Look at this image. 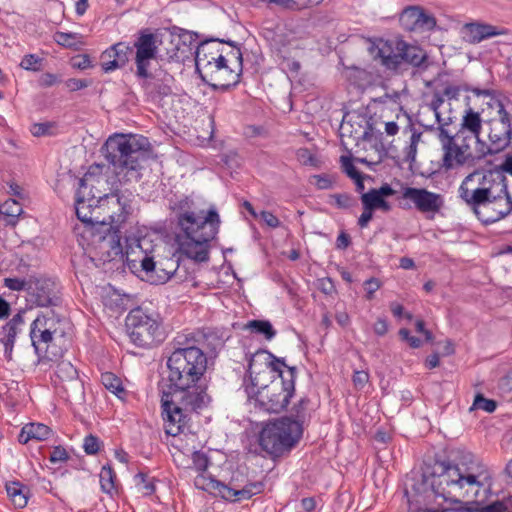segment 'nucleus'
<instances>
[{"instance_id":"c9c22d12","label":"nucleus","mask_w":512,"mask_h":512,"mask_svg":"<svg viewBox=\"0 0 512 512\" xmlns=\"http://www.w3.org/2000/svg\"><path fill=\"white\" fill-rule=\"evenodd\" d=\"M473 143H475V148L472 150L470 163L482 160L488 155L493 156L501 152L498 147H493V142L487 144L480 136H478V139H474Z\"/></svg>"},{"instance_id":"a878e982","label":"nucleus","mask_w":512,"mask_h":512,"mask_svg":"<svg viewBox=\"0 0 512 512\" xmlns=\"http://www.w3.org/2000/svg\"><path fill=\"white\" fill-rule=\"evenodd\" d=\"M51 429L42 423H29L26 424L18 435V441L21 444H26L30 440L42 441L48 438Z\"/></svg>"},{"instance_id":"338daca9","label":"nucleus","mask_w":512,"mask_h":512,"mask_svg":"<svg viewBox=\"0 0 512 512\" xmlns=\"http://www.w3.org/2000/svg\"><path fill=\"white\" fill-rule=\"evenodd\" d=\"M258 217L270 228H277L281 224L280 220L270 211H261Z\"/></svg>"},{"instance_id":"052dcab7","label":"nucleus","mask_w":512,"mask_h":512,"mask_svg":"<svg viewBox=\"0 0 512 512\" xmlns=\"http://www.w3.org/2000/svg\"><path fill=\"white\" fill-rule=\"evenodd\" d=\"M352 381L356 389L362 390L369 381V373L364 370H356L353 373Z\"/></svg>"},{"instance_id":"39448f33","label":"nucleus","mask_w":512,"mask_h":512,"mask_svg":"<svg viewBox=\"0 0 512 512\" xmlns=\"http://www.w3.org/2000/svg\"><path fill=\"white\" fill-rule=\"evenodd\" d=\"M220 223V216L214 208L206 213L199 210L183 215L182 219L172 224L179 251L196 262L208 261L209 243L218 234Z\"/></svg>"},{"instance_id":"4d7b16f0","label":"nucleus","mask_w":512,"mask_h":512,"mask_svg":"<svg viewBox=\"0 0 512 512\" xmlns=\"http://www.w3.org/2000/svg\"><path fill=\"white\" fill-rule=\"evenodd\" d=\"M312 179L315 180V185L320 190L331 189L334 184V178L328 174L313 175Z\"/></svg>"},{"instance_id":"680f3d73","label":"nucleus","mask_w":512,"mask_h":512,"mask_svg":"<svg viewBox=\"0 0 512 512\" xmlns=\"http://www.w3.org/2000/svg\"><path fill=\"white\" fill-rule=\"evenodd\" d=\"M66 87L71 91H78L91 85V80L69 78L65 81Z\"/></svg>"},{"instance_id":"ea45409f","label":"nucleus","mask_w":512,"mask_h":512,"mask_svg":"<svg viewBox=\"0 0 512 512\" xmlns=\"http://www.w3.org/2000/svg\"><path fill=\"white\" fill-rule=\"evenodd\" d=\"M382 199L383 198L375 188L370 189L366 193H362L361 202L363 205V209L375 211L376 209H378V206Z\"/></svg>"},{"instance_id":"a211bd4d","label":"nucleus","mask_w":512,"mask_h":512,"mask_svg":"<svg viewBox=\"0 0 512 512\" xmlns=\"http://www.w3.org/2000/svg\"><path fill=\"white\" fill-rule=\"evenodd\" d=\"M399 23L407 31L431 30L436 26V19L419 6H409L401 12Z\"/></svg>"},{"instance_id":"2f4dec72","label":"nucleus","mask_w":512,"mask_h":512,"mask_svg":"<svg viewBox=\"0 0 512 512\" xmlns=\"http://www.w3.org/2000/svg\"><path fill=\"white\" fill-rule=\"evenodd\" d=\"M246 328L253 334L262 335L268 341L272 340L277 333L268 320H250L246 324Z\"/></svg>"},{"instance_id":"f257e3e1","label":"nucleus","mask_w":512,"mask_h":512,"mask_svg":"<svg viewBox=\"0 0 512 512\" xmlns=\"http://www.w3.org/2000/svg\"><path fill=\"white\" fill-rule=\"evenodd\" d=\"M198 342L191 333L181 334L166 348L168 375L158 386L166 433L171 436L182 433L191 413L206 408L211 400L203 383L207 356Z\"/></svg>"},{"instance_id":"dca6fc26","label":"nucleus","mask_w":512,"mask_h":512,"mask_svg":"<svg viewBox=\"0 0 512 512\" xmlns=\"http://www.w3.org/2000/svg\"><path fill=\"white\" fill-rule=\"evenodd\" d=\"M402 198L413 203L414 207L422 214H436L444 206V197L441 194L431 192L425 188L405 187Z\"/></svg>"},{"instance_id":"412c9836","label":"nucleus","mask_w":512,"mask_h":512,"mask_svg":"<svg viewBox=\"0 0 512 512\" xmlns=\"http://www.w3.org/2000/svg\"><path fill=\"white\" fill-rule=\"evenodd\" d=\"M24 314L25 310H20L0 330V342L4 346V355L8 360L12 359L16 336L22 331L25 324Z\"/></svg>"},{"instance_id":"b1692460","label":"nucleus","mask_w":512,"mask_h":512,"mask_svg":"<svg viewBox=\"0 0 512 512\" xmlns=\"http://www.w3.org/2000/svg\"><path fill=\"white\" fill-rule=\"evenodd\" d=\"M195 202L194 200L185 194L174 195L168 200V208L173 217L171 218V224L176 223L182 219L183 215L193 214Z\"/></svg>"},{"instance_id":"de8ad7c7","label":"nucleus","mask_w":512,"mask_h":512,"mask_svg":"<svg viewBox=\"0 0 512 512\" xmlns=\"http://www.w3.org/2000/svg\"><path fill=\"white\" fill-rule=\"evenodd\" d=\"M55 127L56 124L54 122L34 123L31 126L30 131L35 137L50 136L53 135L52 130Z\"/></svg>"},{"instance_id":"4be33fe9","label":"nucleus","mask_w":512,"mask_h":512,"mask_svg":"<svg viewBox=\"0 0 512 512\" xmlns=\"http://www.w3.org/2000/svg\"><path fill=\"white\" fill-rule=\"evenodd\" d=\"M58 337L54 336L51 331L41 328L34 330V321L31 323L30 327V339L32 342V345L35 349L36 354L39 357H42L44 359H47L49 361H56L58 356H61L60 354L50 352L49 348L51 345L55 342V340Z\"/></svg>"},{"instance_id":"4468645a","label":"nucleus","mask_w":512,"mask_h":512,"mask_svg":"<svg viewBox=\"0 0 512 512\" xmlns=\"http://www.w3.org/2000/svg\"><path fill=\"white\" fill-rule=\"evenodd\" d=\"M26 301L35 307H56L62 302L58 284L44 276H29Z\"/></svg>"},{"instance_id":"37998d69","label":"nucleus","mask_w":512,"mask_h":512,"mask_svg":"<svg viewBox=\"0 0 512 512\" xmlns=\"http://www.w3.org/2000/svg\"><path fill=\"white\" fill-rule=\"evenodd\" d=\"M330 199L334 200V204L339 209H349L357 204L356 199L348 193L331 194Z\"/></svg>"},{"instance_id":"49530a36","label":"nucleus","mask_w":512,"mask_h":512,"mask_svg":"<svg viewBox=\"0 0 512 512\" xmlns=\"http://www.w3.org/2000/svg\"><path fill=\"white\" fill-rule=\"evenodd\" d=\"M296 158L302 165L312 167L319 166V161L316 156L306 147L299 148L296 151Z\"/></svg>"},{"instance_id":"9b49d317","label":"nucleus","mask_w":512,"mask_h":512,"mask_svg":"<svg viewBox=\"0 0 512 512\" xmlns=\"http://www.w3.org/2000/svg\"><path fill=\"white\" fill-rule=\"evenodd\" d=\"M299 425L288 418L266 424L259 434V445L273 459L289 453L301 439Z\"/></svg>"},{"instance_id":"5701e85b","label":"nucleus","mask_w":512,"mask_h":512,"mask_svg":"<svg viewBox=\"0 0 512 512\" xmlns=\"http://www.w3.org/2000/svg\"><path fill=\"white\" fill-rule=\"evenodd\" d=\"M464 39L470 44L480 43L485 39L506 33L505 29H500L490 24L469 23L464 27Z\"/></svg>"},{"instance_id":"6e6d98bb","label":"nucleus","mask_w":512,"mask_h":512,"mask_svg":"<svg viewBox=\"0 0 512 512\" xmlns=\"http://www.w3.org/2000/svg\"><path fill=\"white\" fill-rule=\"evenodd\" d=\"M28 278H5L4 286L13 291H22L25 290L27 292L28 288Z\"/></svg>"},{"instance_id":"bf43d9fd","label":"nucleus","mask_w":512,"mask_h":512,"mask_svg":"<svg viewBox=\"0 0 512 512\" xmlns=\"http://www.w3.org/2000/svg\"><path fill=\"white\" fill-rule=\"evenodd\" d=\"M381 287V282L378 278H375V277H371L369 279H367L365 282H364V288H365V291H366V299L367 300H372L374 298V293L380 289Z\"/></svg>"},{"instance_id":"72a5a7b5","label":"nucleus","mask_w":512,"mask_h":512,"mask_svg":"<svg viewBox=\"0 0 512 512\" xmlns=\"http://www.w3.org/2000/svg\"><path fill=\"white\" fill-rule=\"evenodd\" d=\"M53 38L57 44L69 49L78 50L84 45L83 36L79 33L57 31Z\"/></svg>"},{"instance_id":"603ef678","label":"nucleus","mask_w":512,"mask_h":512,"mask_svg":"<svg viewBox=\"0 0 512 512\" xmlns=\"http://www.w3.org/2000/svg\"><path fill=\"white\" fill-rule=\"evenodd\" d=\"M42 59L35 54H27L22 58L20 67L25 70L38 71L40 70V63Z\"/></svg>"},{"instance_id":"0e129e2a","label":"nucleus","mask_w":512,"mask_h":512,"mask_svg":"<svg viewBox=\"0 0 512 512\" xmlns=\"http://www.w3.org/2000/svg\"><path fill=\"white\" fill-rule=\"evenodd\" d=\"M69 458L68 453L62 446H55L49 456L52 463L63 462Z\"/></svg>"},{"instance_id":"3c124183","label":"nucleus","mask_w":512,"mask_h":512,"mask_svg":"<svg viewBox=\"0 0 512 512\" xmlns=\"http://www.w3.org/2000/svg\"><path fill=\"white\" fill-rule=\"evenodd\" d=\"M470 85L463 83L460 85H447L442 94L448 100H457L461 91H469Z\"/></svg>"},{"instance_id":"423d86ee","label":"nucleus","mask_w":512,"mask_h":512,"mask_svg":"<svg viewBox=\"0 0 512 512\" xmlns=\"http://www.w3.org/2000/svg\"><path fill=\"white\" fill-rule=\"evenodd\" d=\"M151 144L139 134L115 133L108 137L101 151L117 174L126 172L135 180L141 178L143 163L149 158Z\"/></svg>"},{"instance_id":"5fc2aeb1","label":"nucleus","mask_w":512,"mask_h":512,"mask_svg":"<svg viewBox=\"0 0 512 512\" xmlns=\"http://www.w3.org/2000/svg\"><path fill=\"white\" fill-rule=\"evenodd\" d=\"M174 270H166L160 267H157V273L153 274L151 277H149V282L151 284H164L166 283L174 274Z\"/></svg>"},{"instance_id":"ddd939ff","label":"nucleus","mask_w":512,"mask_h":512,"mask_svg":"<svg viewBox=\"0 0 512 512\" xmlns=\"http://www.w3.org/2000/svg\"><path fill=\"white\" fill-rule=\"evenodd\" d=\"M487 105L496 109L498 115V118L490 119L487 122L489 125L488 139L489 142H493V147H498L502 152L512 145V114L496 97H491Z\"/></svg>"},{"instance_id":"473e14b6","label":"nucleus","mask_w":512,"mask_h":512,"mask_svg":"<svg viewBox=\"0 0 512 512\" xmlns=\"http://www.w3.org/2000/svg\"><path fill=\"white\" fill-rule=\"evenodd\" d=\"M22 212V206L14 199L6 200L0 206V214L6 218L7 225L15 226Z\"/></svg>"},{"instance_id":"a18cd8bd","label":"nucleus","mask_w":512,"mask_h":512,"mask_svg":"<svg viewBox=\"0 0 512 512\" xmlns=\"http://www.w3.org/2000/svg\"><path fill=\"white\" fill-rule=\"evenodd\" d=\"M102 446L103 442L93 434H89L84 438L83 449L87 455L97 454Z\"/></svg>"},{"instance_id":"7c9ffc66","label":"nucleus","mask_w":512,"mask_h":512,"mask_svg":"<svg viewBox=\"0 0 512 512\" xmlns=\"http://www.w3.org/2000/svg\"><path fill=\"white\" fill-rule=\"evenodd\" d=\"M6 491L16 508H24L28 503L29 489L18 481L6 485Z\"/></svg>"},{"instance_id":"f704fd0d","label":"nucleus","mask_w":512,"mask_h":512,"mask_svg":"<svg viewBox=\"0 0 512 512\" xmlns=\"http://www.w3.org/2000/svg\"><path fill=\"white\" fill-rule=\"evenodd\" d=\"M101 383L107 390L115 394L119 399H123L126 396V390L123 387L122 380L114 373H102Z\"/></svg>"},{"instance_id":"393cba45","label":"nucleus","mask_w":512,"mask_h":512,"mask_svg":"<svg viewBox=\"0 0 512 512\" xmlns=\"http://www.w3.org/2000/svg\"><path fill=\"white\" fill-rule=\"evenodd\" d=\"M61 318L54 310L40 313L34 320V329H47L56 337H63L64 331L60 329Z\"/></svg>"},{"instance_id":"79ce46f5","label":"nucleus","mask_w":512,"mask_h":512,"mask_svg":"<svg viewBox=\"0 0 512 512\" xmlns=\"http://www.w3.org/2000/svg\"><path fill=\"white\" fill-rule=\"evenodd\" d=\"M166 39H172L177 42V45L186 44L190 48H194V51L196 50V47L200 44L197 42V34L189 31H184L183 33L179 35H173L170 33H165Z\"/></svg>"},{"instance_id":"09e8293b","label":"nucleus","mask_w":512,"mask_h":512,"mask_svg":"<svg viewBox=\"0 0 512 512\" xmlns=\"http://www.w3.org/2000/svg\"><path fill=\"white\" fill-rule=\"evenodd\" d=\"M473 407L476 409L484 410L488 413H492L497 408V403L492 399L485 398L482 394L478 393L475 396Z\"/></svg>"},{"instance_id":"c03bdc74","label":"nucleus","mask_w":512,"mask_h":512,"mask_svg":"<svg viewBox=\"0 0 512 512\" xmlns=\"http://www.w3.org/2000/svg\"><path fill=\"white\" fill-rule=\"evenodd\" d=\"M136 484H143L144 495L150 496L156 491L155 478H150L147 473L138 472L135 475Z\"/></svg>"},{"instance_id":"bb28decb","label":"nucleus","mask_w":512,"mask_h":512,"mask_svg":"<svg viewBox=\"0 0 512 512\" xmlns=\"http://www.w3.org/2000/svg\"><path fill=\"white\" fill-rule=\"evenodd\" d=\"M169 46H165V55L169 60H173L176 62H185L195 55L194 48H190L186 44L177 45V42L172 39H166V43Z\"/></svg>"},{"instance_id":"69168bd1","label":"nucleus","mask_w":512,"mask_h":512,"mask_svg":"<svg viewBox=\"0 0 512 512\" xmlns=\"http://www.w3.org/2000/svg\"><path fill=\"white\" fill-rule=\"evenodd\" d=\"M72 66L74 68H77L80 70H85V69L93 67V64H92L90 56L87 54H84V55H79V56L73 58Z\"/></svg>"},{"instance_id":"aec40b11","label":"nucleus","mask_w":512,"mask_h":512,"mask_svg":"<svg viewBox=\"0 0 512 512\" xmlns=\"http://www.w3.org/2000/svg\"><path fill=\"white\" fill-rule=\"evenodd\" d=\"M137 77L141 79V87L145 94L153 102L160 101L172 93L170 82L173 78L168 73L159 77L158 74H153L147 70V76Z\"/></svg>"},{"instance_id":"8fccbe9b","label":"nucleus","mask_w":512,"mask_h":512,"mask_svg":"<svg viewBox=\"0 0 512 512\" xmlns=\"http://www.w3.org/2000/svg\"><path fill=\"white\" fill-rule=\"evenodd\" d=\"M444 95L438 91H435L432 95V100H431V103H430V108L435 112V116H436V120H437V123H438V126H440V124H445L447 123L446 121H444L442 118H441V115H440V112H439V109L440 107L443 105L445 99H444Z\"/></svg>"},{"instance_id":"f8f14e48","label":"nucleus","mask_w":512,"mask_h":512,"mask_svg":"<svg viewBox=\"0 0 512 512\" xmlns=\"http://www.w3.org/2000/svg\"><path fill=\"white\" fill-rule=\"evenodd\" d=\"M125 327L130 340L141 348L155 347L166 338L159 315L148 314L140 307L134 308L128 313Z\"/></svg>"},{"instance_id":"f03ea898","label":"nucleus","mask_w":512,"mask_h":512,"mask_svg":"<svg viewBox=\"0 0 512 512\" xmlns=\"http://www.w3.org/2000/svg\"><path fill=\"white\" fill-rule=\"evenodd\" d=\"M492 485V473L487 465L468 451L459 452L454 460H435L413 486L414 499L410 506L428 504L441 498L457 506L454 512H482Z\"/></svg>"},{"instance_id":"a19ab883","label":"nucleus","mask_w":512,"mask_h":512,"mask_svg":"<svg viewBox=\"0 0 512 512\" xmlns=\"http://www.w3.org/2000/svg\"><path fill=\"white\" fill-rule=\"evenodd\" d=\"M269 358L271 361L268 363V367L271 371L277 373L276 379H282V377L286 376V372L289 370V365H287L285 358L277 357L274 354L268 352Z\"/></svg>"},{"instance_id":"6ab92c4d","label":"nucleus","mask_w":512,"mask_h":512,"mask_svg":"<svg viewBox=\"0 0 512 512\" xmlns=\"http://www.w3.org/2000/svg\"><path fill=\"white\" fill-rule=\"evenodd\" d=\"M133 47L125 42H118L102 52L101 67L104 72H112L124 67L133 55Z\"/></svg>"},{"instance_id":"1a4fd4ad","label":"nucleus","mask_w":512,"mask_h":512,"mask_svg":"<svg viewBox=\"0 0 512 512\" xmlns=\"http://www.w3.org/2000/svg\"><path fill=\"white\" fill-rule=\"evenodd\" d=\"M204 47L200 49L196 57V72L200 78L209 86L214 89L228 90L234 87L239 82L242 72V53L240 48H235L231 51V55L235 58L238 64V72L234 73L227 65V59L219 52L215 56H211V60L207 59L206 55L202 53Z\"/></svg>"},{"instance_id":"7ed1b4c3","label":"nucleus","mask_w":512,"mask_h":512,"mask_svg":"<svg viewBox=\"0 0 512 512\" xmlns=\"http://www.w3.org/2000/svg\"><path fill=\"white\" fill-rule=\"evenodd\" d=\"M90 173L79 180L75 210L77 218L86 224H99L105 234L99 237L100 260L110 262L123 257L120 225L125 223L131 206L119 191L111 195L96 196L89 189Z\"/></svg>"},{"instance_id":"864d4df0","label":"nucleus","mask_w":512,"mask_h":512,"mask_svg":"<svg viewBox=\"0 0 512 512\" xmlns=\"http://www.w3.org/2000/svg\"><path fill=\"white\" fill-rule=\"evenodd\" d=\"M192 461L194 468L199 472H204L210 464L208 456L202 451H195L192 454Z\"/></svg>"},{"instance_id":"e433bc0d","label":"nucleus","mask_w":512,"mask_h":512,"mask_svg":"<svg viewBox=\"0 0 512 512\" xmlns=\"http://www.w3.org/2000/svg\"><path fill=\"white\" fill-rule=\"evenodd\" d=\"M55 375L63 384L79 378L77 369L70 361L66 360H61L56 364Z\"/></svg>"},{"instance_id":"e2e57ef3","label":"nucleus","mask_w":512,"mask_h":512,"mask_svg":"<svg viewBox=\"0 0 512 512\" xmlns=\"http://www.w3.org/2000/svg\"><path fill=\"white\" fill-rule=\"evenodd\" d=\"M317 287L325 295H332L336 293L335 284L329 277L318 279Z\"/></svg>"},{"instance_id":"c85d7f7f","label":"nucleus","mask_w":512,"mask_h":512,"mask_svg":"<svg viewBox=\"0 0 512 512\" xmlns=\"http://www.w3.org/2000/svg\"><path fill=\"white\" fill-rule=\"evenodd\" d=\"M310 402L311 401L307 396L302 397L292 406L290 415L282 417L288 418L290 422L297 423L299 425L301 435L303 434V425L310 416L308 412Z\"/></svg>"},{"instance_id":"2eb2a0df","label":"nucleus","mask_w":512,"mask_h":512,"mask_svg":"<svg viewBox=\"0 0 512 512\" xmlns=\"http://www.w3.org/2000/svg\"><path fill=\"white\" fill-rule=\"evenodd\" d=\"M165 43V34L150 33L147 30L140 32L133 46V49H136V76H147L150 61L157 57L160 51L159 47L165 45Z\"/></svg>"},{"instance_id":"58836bf2","label":"nucleus","mask_w":512,"mask_h":512,"mask_svg":"<svg viewBox=\"0 0 512 512\" xmlns=\"http://www.w3.org/2000/svg\"><path fill=\"white\" fill-rule=\"evenodd\" d=\"M126 254L128 255V251H126ZM127 262H128V266L132 269V268L136 267V262H138V260L129 259V257L127 256ZM139 263H140L141 270L146 275L147 281H149V277H151L153 274L157 273V267H158L157 264L155 263V261L153 260L152 257H149L146 254L139 260Z\"/></svg>"},{"instance_id":"13d9d810","label":"nucleus","mask_w":512,"mask_h":512,"mask_svg":"<svg viewBox=\"0 0 512 512\" xmlns=\"http://www.w3.org/2000/svg\"><path fill=\"white\" fill-rule=\"evenodd\" d=\"M341 163L343 171L347 174L349 178L352 180L358 178V176L362 175L357 168L353 165L352 160L348 156H341Z\"/></svg>"},{"instance_id":"0eeeda50","label":"nucleus","mask_w":512,"mask_h":512,"mask_svg":"<svg viewBox=\"0 0 512 512\" xmlns=\"http://www.w3.org/2000/svg\"><path fill=\"white\" fill-rule=\"evenodd\" d=\"M253 356L250 357L248 373L250 384H245V392L249 398H254L260 408L270 413H280L285 410L295 393V382L298 374L297 367H289L282 379H273L268 385L259 387L258 377L252 376Z\"/></svg>"},{"instance_id":"c756f323","label":"nucleus","mask_w":512,"mask_h":512,"mask_svg":"<svg viewBox=\"0 0 512 512\" xmlns=\"http://www.w3.org/2000/svg\"><path fill=\"white\" fill-rule=\"evenodd\" d=\"M66 393V399L71 404L83 405L86 402L84 383L79 378L62 386Z\"/></svg>"},{"instance_id":"f3484780","label":"nucleus","mask_w":512,"mask_h":512,"mask_svg":"<svg viewBox=\"0 0 512 512\" xmlns=\"http://www.w3.org/2000/svg\"><path fill=\"white\" fill-rule=\"evenodd\" d=\"M209 487L227 501H239L242 499H250L254 495L262 493L264 491L265 484L262 481H256L247 483L242 489H235L229 487L224 482L216 479H210Z\"/></svg>"},{"instance_id":"774afa93","label":"nucleus","mask_w":512,"mask_h":512,"mask_svg":"<svg viewBox=\"0 0 512 512\" xmlns=\"http://www.w3.org/2000/svg\"><path fill=\"white\" fill-rule=\"evenodd\" d=\"M61 80L56 74L53 73H43L39 78V85L44 88L52 87L55 84L59 83Z\"/></svg>"},{"instance_id":"cd10ccee","label":"nucleus","mask_w":512,"mask_h":512,"mask_svg":"<svg viewBox=\"0 0 512 512\" xmlns=\"http://www.w3.org/2000/svg\"><path fill=\"white\" fill-rule=\"evenodd\" d=\"M460 130L472 133L475 136H480L482 132V118L480 112L474 111L472 107H468L464 110Z\"/></svg>"},{"instance_id":"4c0bfd02","label":"nucleus","mask_w":512,"mask_h":512,"mask_svg":"<svg viewBox=\"0 0 512 512\" xmlns=\"http://www.w3.org/2000/svg\"><path fill=\"white\" fill-rule=\"evenodd\" d=\"M99 478L101 490L104 493L112 494V492L115 490L116 474L109 464L102 467Z\"/></svg>"},{"instance_id":"6e6552de","label":"nucleus","mask_w":512,"mask_h":512,"mask_svg":"<svg viewBox=\"0 0 512 512\" xmlns=\"http://www.w3.org/2000/svg\"><path fill=\"white\" fill-rule=\"evenodd\" d=\"M374 60H379L387 70L399 73L411 67H421L427 60L426 52L417 45L397 40L395 47L389 41L380 40L369 47Z\"/></svg>"},{"instance_id":"9d476101","label":"nucleus","mask_w":512,"mask_h":512,"mask_svg":"<svg viewBox=\"0 0 512 512\" xmlns=\"http://www.w3.org/2000/svg\"><path fill=\"white\" fill-rule=\"evenodd\" d=\"M436 136L443 150L442 166L452 170L470 163L472 157V143L478 136L463 130L452 131L450 123L440 124Z\"/></svg>"},{"instance_id":"20e7f679","label":"nucleus","mask_w":512,"mask_h":512,"mask_svg":"<svg viewBox=\"0 0 512 512\" xmlns=\"http://www.w3.org/2000/svg\"><path fill=\"white\" fill-rule=\"evenodd\" d=\"M458 192L459 197L485 226L512 214V196L501 171H474L464 178Z\"/></svg>"}]
</instances>
